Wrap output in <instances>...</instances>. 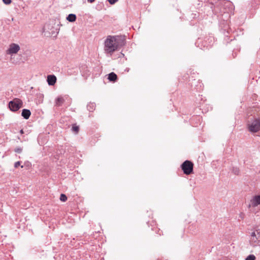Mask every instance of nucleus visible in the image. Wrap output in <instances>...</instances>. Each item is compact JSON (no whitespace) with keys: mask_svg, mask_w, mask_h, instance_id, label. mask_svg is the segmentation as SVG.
<instances>
[{"mask_svg":"<svg viewBox=\"0 0 260 260\" xmlns=\"http://www.w3.org/2000/svg\"><path fill=\"white\" fill-rule=\"evenodd\" d=\"M125 43V39L121 36H109L105 41L104 50L106 53L111 55L115 51L118 50Z\"/></svg>","mask_w":260,"mask_h":260,"instance_id":"nucleus-1","label":"nucleus"},{"mask_svg":"<svg viewBox=\"0 0 260 260\" xmlns=\"http://www.w3.org/2000/svg\"><path fill=\"white\" fill-rule=\"evenodd\" d=\"M247 128L251 133H256L260 130V118H254L251 121H248Z\"/></svg>","mask_w":260,"mask_h":260,"instance_id":"nucleus-2","label":"nucleus"},{"mask_svg":"<svg viewBox=\"0 0 260 260\" xmlns=\"http://www.w3.org/2000/svg\"><path fill=\"white\" fill-rule=\"evenodd\" d=\"M23 105L22 100L18 98H15L10 101L8 103V107L12 112H16L19 110Z\"/></svg>","mask_w":260,"mask_h":260,"instance_id":"nucleus-3","label":"nucleus"},{"mask_svg":"<svg viewBox=\"0 0 260 260\" xmlns=\"http://www.w3.org/2000/svg\"><path fill=\"white\" fill-rule=\"evenodd\" d=\"M181 168L184 174L190 175L193 173V164L191 161L186 160L182 164Z\"/></svg>","mask_w":260,"mask_h":260,"instance_id":"nucleus-4","label":"nucleus"},{"mask_svg":"<svg viewBox=\"0 0 260 260\" xmlns=\"http://www.w3.org/2000/svg\"><path fill=\"white\" fill-rule=\"evenodd\" d=\"M19 50L20 47L18 44L12 43L10 45L9 49L7 50V53L8 54H16Z\"/></svg>","mask_w":260,"mask_h":260,"instance_id":"nucleus-5","label":"nucleus"},{"mask_svg":"<svg viewBox=\"0 0 260 260\" xmlns=\"http://www.w3.org/2000/svg\"><path fill=\"white\" fill-rule=\"evenodd\" d=\"M260 204V195L255 196L250 201V204L249 205L255 207Z\"/></svg>","mask_w":260,"mask_h":260,"instance_id":"nucleus-6","label":"nucleus"},{"mask_svg":"<svg viewBox=\"0 0 260 260\" xmlns=\"http://www.w3.org/2000/svg\"><path fill=\"white\" fill-rule=\"evenodd\" d=\"M47 81L49 85H54L56 82V77L54 75H49L47 76Z\"/></svg>","mask_w":260,"mask_h":260,"instance_id":"nucleus-7","label":"nucleus"},{"mask_svg":"<svg viewBox=\"0 0 260 260\" xmlns=\"http://www.w3.org/2000/svg\"><path fill=\"white\" fill-rule=\"evenodd\" d=\"M31 114V112L29 110L24 109L22 110L21 116L25 119H28Z\"/></svg>","mask_w":260,"mask_h":260,"instance_id":"nucleus-8","label":"nucleus"},{"mask_svg":"<svg viewBox=\"0 0 260 260\" xmlns=\"http://www.w3.org/2000/svg\"><path fill=\"white\" fill-rule=\"evenodd\" d=\"M108 79L110 81L116 82L117 80V76L115 73L111 72L108 74Z\"/></svg>","mask_w":260,"mask_h":260,"instance_id":"nucleus-9","label":"nucleus"},{"mask_svg":"<svg viewBox=\"0 0 260 260\" xmlns=\"http://www.w3.org/2000/svg\"><path fill=\"white\" fill-rule=\"evenodd\" d=\"M76 18L77 17L75 14H70L67 16V20L69 22H73L76 21Z\"/></svg>","mask_w":260,"mask_h":260,"instance_id":"nucleus-10","label":"nucleus"},{"mask_svg":"<svg viewBox=\"0 0 260 260\" xmlns=\"http://www.w3.org/2000/svg\"><path fill=\"white\" fill-rule=\"evenodd\" d=\"M64 100L62 97H58L55 101L56 105L60 107L64 103Z\"/></svg>","mask_w":260,"mask_h":260,"instance_id":"nucleus-11","label":"nucleus"},{"mask_svg":"<svg viewBox=\"0 0 260 260\" xmlns=\"http://www.w3.org/2000/svg\"><path fill=\"white\" fill-rule=\"evenodd\" d=\"M95 105L94 103H89L87 105V109L89 112H92L95 109Z\"/></svg>","mask_w":260,"mask_h":260,"instance_id":"nucleus-12","label":"nucleus"},{"mask_svg":"<svg viewBox=\"0 0 260 260\" xmlns=\"http://www.w3.org/2000/svg\"><path fill=\"white\" fill-rule=\"evenodd\" d=\"M72 131L75 134H77L79 133V126L77 125L76 124H74L72 125Z\"/></svg>","mask_w":260,"mask_h":260,"instance_id":"nucleus-13","label":"nucleus"},{"mask_svg":"<svg viewBox=\"0 0 260 260\" xmlns=\"http://www.w3.org/2000/svg\"><path fill=\"white\" fill-rule=\"evenodd\" d=\"M255 232H256V235L257 237H256V239H254V238L251 239V240L252 241H253L254 242H256L257 241V240L260 238V230L259 229L256 230L255 231Z\"/></svg>","mask_w":260,"mask_h":260,"instance_id":"nucleus-14","label":"nucleus"},{"mask_svg":"<svg viewBox=\"0 0 260 260\" xmlns=\"http://www.w3.org/2000/svg\"><path fill=\"white\" fill-rule=\"evenodd\" d=\"M232 172L236 175H238L240 173L239 169L237 167H233L232 169Z\"/></svg>","mask_w":260,"mask_h":260,"instance_id":"nucleus-15","label":"nucleus"},{"mask_svg":"<svg viewBox=\"0 0 260 260\" xmlns=\"http://www.w3.org/2000/svg\"><path fill=\"white\" fill-rule=\"evenodd\" d=\"M60 200L62 202H66L67 200V197L64 194H61L60 196Z\"/></svg>","mask_w":260,"mask_h":260,"instance_id":"nucleus-16","label":"nucleus"},{"mask_svg":"<svg viewBox=\"0 0 260 260\" xmlns=\"http://www.w3.org/2000/svg\"><path fill=\"white\" fill-rule=\"evenodd\" d=\"M255 256L253 254L249 255L246 258L245 260H255Z\"/></svg>","mask_w":260,"mask_h":260,"instance_id":"nucleus-17","label":"nucleus"},{"mask_svg":"<svg viewBox=\"0 0 260 260\" xmlns=\"http://www.w3.org/2000/svg\"><path fill=\"white\" fill-rule=\"evenodd\" d=\"M22 151V149L20 147H17L14 149V151L18 153H21Z\"/></svg>","mask_w":260,"mask_h":260,"instance_id":"nucleus-18","label":"nucleus"},{"mask_svg":"<svg viewBox=\"0 0 260 260\" xmlns=\"http://www.w3.org/2000/svg\"><path fill=\"white\" fill-rule=\"evenodd\" d=\"M3 2L6 5H9L12 3L11 0H2Z\"/></svg>","mask_w":260,"mask_h":260,"instance_id":"nucleus-19","label":"nucleus"},{"mask_svg":"<svg viewBox=\"0 0 260 260\" xmlns=\"http://www.w3.org/2000/svg\"><path fill=\"white\" fill-rule=\"evenodd\" d=\"M111 5L115 4L118 0H107Z\"/></svg>","mask_w":260,"mask_h":260,"instance_id":"nucleus-20","label":"nucleus"},{"mask_svg":"<svg viewBox=\"0 0 260 260\" xmlns=\"http://www.w3.org/2000/svg\"><path fill=\"white\" fill-rule=\"evenodd\" d=\"M21 162L20 161H18L15 162V164H14V167L15 168H17L18 166H19L20 165Z\"/></svg>","mask_w":260,"mask_h":260,"instance_id":"nucleus-21","label":"nucleus"},{"mask_svg":"<svg viewBox=\"0 0 260 260\" xmlns=\"http://www.w3.org/2000/svg\"><path fill=\"white\" fill-rule=\"evenodd\" d=\"M251 237H252V239H256V237H257L256 235V232L255 231L253 232L251 234Z\"/></svg>","mask_w":260,"mask_h":260,"instance_id":"nucleus-22","label":"nucleus"},{"mask_svg":"<svg viewBox=\"0 0 260 260\" xmlns=\"http://www.w3.org/2000/svg\"><path fill=\"white\" fill-rule=\"evenodd\" d=\"M47 25H45L43 29V32L45 33V35H47V32L46 31V30L47 29Z\"/></svg>","mask_w":260,"mask_h":260,"instance_id":"nucleus-23","label":"nucleus"},{"mask_svg":"<svg viewBox=\"0 0 260 260\" xmlns=\"http://www.w3.org/2000/svg\"><path fill=\"white\" fill-rule=\"evenodd\" d=\"M95 0H87V2L89 3H93Z\"/></svg>","mask_w":260,"mask_h":260,"instance_id":"nucleus-24","label":"nucleus"},{"mask_svg":"<svg viewBox=\"0 0 260 260\" xmlns=\"http://www.w3.org/2000/svg\"><path fill=\"white\" fill-rule=\"evenodd\" d=\"M20 133V134H23L24 133L23 129H21Z\"/></svg>","mask_w":260,"mask_h":260,"instance_id":"nucleus-25","label":"nucleus"},{"mask_svg":"<svg viewBox=\"0 0 260 260\" xmlns=\"http://www.w3.org/2000/svg\"><path fill=\"white\" fill-rule=\"evenodd\" d=\"M50 34H51V33H50V32H49V35H50ZM53 34V32H51V35H52Z\"/></svg>","mask_w":260,"mask_h":260,"instance_id":"nucleus-26","label":"nucleus"}]
</instances>
